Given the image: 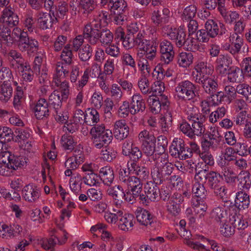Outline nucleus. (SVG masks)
Instances as JSON below:
<instances>
[{
    "label": "nucleus",
    "mask_w": 251,
    "mask_h": 251,
    "mask_svg": "<svg viewBox=\"0 0 251 251\" xmlns=\"http://www.w3.org/2000/svg\"><path fill=\"white\" fill-rule=\"evenodd\" d=\"M15 157L11 152L7 150L6 145L4 146V150L0 153V162L4 164L10 163L11 165L16 164L20 167L21 163L19 162L17 159L14 158Z\"/></svg>",
    "instance_id": "a19ab883"
},
{
    "label": "nucleus",
    "mask_w": 251,
    "mask_h": 251,
    "mask_svg": "<svg viewBox=\"0 0 251 251\" xmlns=\"http://www.w3.org/2000/svg\"><path fill=\"white\" fill-rule=\"evenodd\" d=\"M210 217L219 225L225 223L229 219V216L226 211L221 207L214 208L210 213Z\"/></svg>",
    "instance_id": "473e14b6"
},
{
    "label": "nucleus",
    "mask_w": 251,
    "mask_h": 251,
    "mask_svg": "<svg viewBox=\"0 0 251 251\" xmlns=\"http://www.w3.org/2000/svg\"><path fill=\"white\" fill-rule=\"evenodd\" d=\"M60 57L62 61L64 62V64L69 66L72 64L73 62V54L72 50H70L69 45H67L65 46L63 51H62Z\"/></svg>",
    "instance_id": "774afa93"
},
{
    "label": "nucleus",
    "mask_w": 251,
    "mask_h": 251,
    "mask_svg": "<svg viewBox=\"0 0 251 251\" xmlns=\"http://www.w3.org/2000/svg\"><path fill=\"white\" fill-rule=\"evenodd\" d=\"M173 110L168 108L163 117L160 119V125L163 131H167L172 125Z\"/></svg>",
    "instance_id": "09e8293b"
},
{
    "label": "nucleus",
    "mask_w": 251,
    "mask_h": 251,
    "mask_svg": "<svg viewBox=\"0 0 251 251\" xmlns=\"http://www.w3.org/2000/svg\"><path fill=\"white\" fill-rule=\"evenodd\" d=\"M228 80L231 82L241 81L243 78L242 71L238 67H231L228 71Z\"/></svg>",
    "instance_id": "603ef678"
},
{
    "label": "nucleus",
    "mask_w": 251,
    "mask_h": 251,
    "mask_svg": "<svg viewBox=\"0 0 251 251\" xmlns=\"http://www.w3.org/2000/svg\"><path fill=\"white\" fill-rule=\"evenodd\" d=\"M235 151L233 148L231 147H226L221 153V159L220 161L223 160V163L226 162H232L235 159L236 157L234 156Z\"/></svg>",
    "instance_id": "052dcab7"
},
{
    "label": "nucleus",
    "mask_w": 251,
    "mask_h": 251,
    "mask_svg": "<svg viewBox=\"0 0 251 251\" xmlns=\"http://www.w3.org/2000/svg\"><path fill=\"white\" fill-rule=\"evenodd\" d=\"M79 75V68L75 66L72 69L70 74V81L73 84H75V86L78 90H81L86 85L89 78V72L86 70L81 78L78 81V77Z\"/></svg>",
    "instance_id": "f8f14e48"
},
{
    "label": "nucleus",
    "mask_w": 251,
    "mask_h": 251,
    "mask_svg": "<svg viewBox=\"0 0 251 251\" xmlns=\"http://www.w3.org/2000/svg\"><path fill=\"white\" fill-rule=\"evenodd\" d=\"M129 102L132 115L143 112L146 108L145 101L140 94H134Z\"/></svg>",
    "instance_id": "4be33fe9"
},
{
    "label": "nucleus",
    "mask_w": 251,
    "mask_h": 251,
    "mask_svg": "<svg viewBox=\"0 0 251 251\" xmlns=\"http://www.w3.org/2000/svg\"><path fill=\"white\" fill-rule=\"evenodd\" d=\"M119 179L121 184L128 188H130L131 192L141 194L142 192V180L136 176H131L129 170L126 168L121 167L119 169Z\"/></svg>",
    "instance_id": "39448f33"
},
{
    "label": "nucleus",
    "mask_w": 251,
    "mask_h": 251,
    "mask_svg": "<svg viewBox=\"0 0 251 251\" xmlns=\"http://www.w3.org/2000/svg\"><path fill=\"white\" fill-rule=\"evenodd\" d=\"M196 182L192 188V193L198 198H204L206 196V190L203 186V183Z\"/></svg>",
    "instance_id": "bf43d9fd"
},
{
    "label": "nucleus",
    "mask_w": 251,
    "mask_h": 251,
    "mask_svg": "<svg viewBox=\"0 0 251 251\" xmlns=\"http://www.w3.org/2000/svg\"><path fill=\"white\" fill-rule=\"evenodd\" d=\"M69 73V65L63 62H57L55 67V72L53 76V80L55 79H63Z\"/></svg>",
    "instance_id": "4c0bfd02"
},
{
    "label": "nucleus",
    "mask_w": 251,
    "mask_h": 251,
    "mask_svg": "<svg viewBox=\"0 0 251 251\" xmlns=\"http://www.w3.org/2000/svg\"><path fill=\"white\" fill-rule=\"evenodd\" d=\"M178 233L180 236L185 239V243L192 249L198 251H210L209 249H207L202 244L191 240L192 235L191 232L186 230V228L179 227L178 229Z\"/></svg>",
    "instance_id": "a211bd4d"
},
{
    "label": "nucleus",
    "mask_w": 251,
    "mask_h": 251,
    "mask_svg": "<svg viewBox=\"0 0 251 251\" xmlns=\"http://www.w3.org/2000/svg\"><path fill=\"white\" fill-rule=\"evenodd\" d=\"M126 170H129V173L133 170V173L138 178L145 180L148 178L149 172L148 169L144 166H139L135 162H128L127 163Z\"/></svg>",
    "instance_id": "393cba45"
},
{
    "label": "nucleus",
    "mask_w": 251,
    "mask_h": 251,
    "mask_svg": "<svg viewBox=\"0 0 251 251\" xmlns=\"http://www.w3.org/2000/svg\"><path fill=\"white\" fill-rule=\"evenodd\" d=\"M167 34L170 39L175 40L176 46L179 48L183 46L188 47L190 42H192V39H186V33L180 27L177 29L176 28L173 29L171 27Z\"/></svg>",
    "instance_id": "9d476101"
},
{
    "label": "nucleus",
    "mask_w": 251,
    "mask_h": 251,
    "mask_svg": "<svg viewBox=\"0 0 251 251\" xmlns=\"http://www.w3.org/2000/svg\"><path fill=\"white\" fill-rule=\"evenodd\" d=\"M229 39L233 48L231 49V54L236 55L240 52L241 47L243 46L244 41L242 36L239 34L232 33L230 34Z\"/></svg>",
    "instance_id": "2f4dec72"
},
{
    "label": "nucleus",
    "mask_w": 251,
    "mask_h": 251,
    "mask_svg": "<svg viewBox=\"0 0 251 251\" xmlns=\"http://www.w3.org/2000/svg\"><path fill=\"white\" fill-rule=\"evenodd\" d=\"M40 196L39 189L36 186L28 184L23 190V197L25 200L29 202H35Z\"/></svg>",
    "instance_id": "b1692460"
},
{
    "label": "nucleus",
    "mask_w": 251,
    "mask_h": 251,
    "mask_svg": "<svg viewBox=\"0 0 251 251\" xmlns=\"http://www.w3.org/2000/svg\"><path fill=\"white\" fill-rule=\"evenodd\" d=\"M154 157L155 159H157L159 166H160L161 173L165 180L172 173L174 169V165L169 162L167 154L155 155L153 156V157Z\"/></svg>",
    "instance_id": "6ab92c4d"
},
{
    "label": "nucleus",
    "mask_w": 251,
    "mask_h": 251,
    "mask_svg": "<svg viewBox=\"0 0 251 251\" xmlns=\"http://www.w3.org/2000/svg\"><path fill=\"white\" fill-rule=\"evenodd\" d=\"M193 58L192 53L182 52L178 56V63L179 66L186 68L192 64Z\"/></svg>",
    "instance_id": "8fccbe9b"
},
{
    "label": "nucleus",
    "mask_w": 251,
    "mask_h": 251,
    "mask_svg": "<svg viewBox=\"0 0 251 251\" xmlns=\"http://www.w3.org/2000/svg\"><path fill=\"white\" fill-rule=\"evenodd\" d=\"M156 147V138L154 136H151L148 140L143 141L142 143V150L143 153L149 157H151L153 160H155V155H161L159 153L154 154Z\"/></svg>",
    "instance_id": "a878e982"
},
{
    "label": "nucleus",
    "mask_w": 251,
    "mask_h": 251,
    "mask_svg": "<svg viewBox=\"0 0 251 251\" xmlns=\"http://www.w3.org/2000/svg\"><path fill=\"white\" fill-rule=\"evenodd\" d=\"M170 15V10L167 8H163L162 11L154 10L151 14V20L156 26H162L168 22Z\"/></svg>",
    "instance_id": "aec40b11"
},
{
    "label": "nucleus",
    "mask_w": 251,
    "mask_h": 251,
    "mask_svg": "<svg viewBox=\"0 0 251 251\" xmlns=\"http://www.w3.org/2000/svg\"><path fill=\"white\" fill-rule=\"evenodd\" d=\"M222 176L214 171L208 172L205 169L199 171L196 173L195 179L201 183H205L212 190L215 189L216 187L221 184L220 178Z\"/></svg>",
    "instance_id": "423d86ee"
},
{
    "label": "nucleus",
    "mask_w": 251,
    "mask_h": 251,
    "mask_svg": "<svg viewBox=\"0 0 251 251\" xmlns=\"http://www.w3.org/2000/svg\"><path fill=\"white\" fill-rule=\"evenodd\" d=\"M205 28L211 38H215L217 35L222 36L227 32L226 26L223 23L213 20L207 21L205 23Z\"/></svg>",
    "instance_id": "ddd939ff"
},
{
    "label": "nucleus",
    "mask_w": 251,
    "mask_h": 251,
    "mask_svg": "<svg viewBox=\"0 0 251 251\" xmlns=\"http://www.w3.org/2000/svg\"><path fill=\"white\" fill-rule=\"evenodd\" d=\"M94 23L87 24L83 29V34L84 38L87 41L92 38L93 37L97 36L98 33L100 32L103 27L101 24L98 23L94 20Z\"/></svg>",
    "instance_id": "bb28decb"
},
{
    "label": "nucleus",
    "mask_w": 251,
    "mask_h": 251,
    "mask_svg": "<svg viewBox=\"0 0 251 251\" xmlns=\"http://www.w3.org/2000/svg\"><path fill=\"white\" fill-rule=\"evenodd\" d=\"M13 89L10 84L3 83L0 88V100L3 102L8 101L12 97Z\"/></svg>",
    "instance_id": "c03bdc74"
},
{
    "label": "nucleus",
    "mask_w": 251,
    "mask_h": 251,
    "mask_svg": "<svg viewBox=\"0 0 251 251\" xmlns=\"http://www.w3.org/2000/svg\"><path fill=\"white\" fill-rule=\"evenodd\" d=\"M93 49L89 44L83 46L79 49L78 56L82 61H86L90 59L92 55Z\"/></svg>",
    "instance_id": "13d9d810"
},
{
    "label": "nucleus",
    "mask_w": 251,
    "mask_h": 251,
    "mask_svg": "<svg viewBox=\"0 0 251 251\" xmlns=\"http://www.w3.org/2000/svg\"><path fill=\"white\" fill-rule=\"evenodd\" d=\"M100 179L102 181L103 184L110 186L113 182L114 178V172L109 166H105L100 169L99 172Z\"/></svg>",
    "instance_id": "c756f323"
},
{
    "label": "nucleus",
    "mask_w": 251,
    "mask_h": 251,
    "mask_svg": "<svg viewBox=\"0 0 251 251\" xmlns=\"http://www.w3.org/2000/svg\"><path fill=\"white\" fill-rule=\"evenodd\" d=\"M79 179L82 180L86 185L92 186L97 185L99 183V175L93 172L88 174H84L82 177L80 176Z\"/></svg>",
    "instance_id": "49530a36"
},
{
    "label": "nucleus",
    "mask_w": 251,
    "mask_h": 251,
    "mask_svg": "<svg viewBox=\"0 0 251 251\" xmlns=\"http://www.w3.org/2000/svg\"><path fill=\"white\" fill-rule=\"evenodd\" d=\"M133 221V215L125 213L118 223L119 228L125 231L131 230L134 225Z\"/></svg>",
    "instance_id": "7c9ffc66"
},
{
    "label": "nucleus",
    "mask_w": 251,
    "mask_h": 251,
    "mask_svg": "<svg viewBox=\"0 0 251 251\" xmlns=\"http://www.w3.org/2000/svg\"><path fill=\"white\" fill-rule=\"evenodd\" d=\"M160 60L165 64H168L173 60L175 55L174 47L169 41L164 40L160 43Z\"/></svg>",
    "instance_id": "4468645a"
},
{
    "label": "nucleus",
    "mask_w": 251,
    "mask_h": 251,
    "mask_svg": "<svg viewBox=\"0 0 251 251\" xmlns=\"http://www.w3.org/2000/svg\"><path fill=\"white\" fill-rule=\"evenodd\" d=\"M238 186L243 190H249L251 186V175L248 171H241L237 178Z\"/></svg>",
    "instance_id": "c9c22d12"
},
{
    "label": "nucleus",
    "mask_w": 251,
    "mask_h": 251,
    "mask_svg": "<svg viewBox=\"0 0 251 251\" xmlns=\"http://www.w3.org/2000/svg\"><path fill=\"white\" fill-rule=\"evenodd\" d=\"M113 133L117 139L123 140L129 135V127L124 120L117 121L114 124Z\"/></svg>",
    "instance_id": "412c9836"
},
{
    "label": "nucleus",
    "mask_w": 251,
    "mask_h": 251,
    "mask_svg": "<svg viewBox=\"0 0 251 251\" xmlns=\"http://www.w3.org/2000/svg\"><path fill=\"white\" fill-rule=\"evenodd\" d=\"M19 17L11 8L6 7L2 12L0 17V23L2 26L0 33L3 44L7 46H11L14 42L13 38L11 35L10 27H13L18 25Z\"/></svg>",
    "instance_id": "7ed1b4c3"
},
{
    "label": "nucleus",
    "mask_w": 251,
    "mask_h": 251,
    "mask_svg": "<svg viewBox=\"0 0 251 251\" xmlns=\"http://www.w3.org/2000/svg\"><path fill=\"white\" fill-rule=\"evenodd\" d=\"M135 46L140 50H147V45L150 44V40L147 39L143 32H139L135 36L134 35Z\"/></svg>",
    "instance_id": "a18cd8bd"
},
{
    "label": "nucleus",
    "mask_w": 251,
    "mask_h": 251,
    "mask_svg": "<svg viewBox=\"0 0 251 251\" xmlns=\"http://www.w3.org/2000/svg\"><path fill=\"white\" fill-rule=\"evenodd\" d=\"M52 83L54 84L55 86L59 87L61 97L65 99H67L70 93L69 83L65 80L62 81V79H57L52 80Z\"/></svg>",
    "instance_id": "864d4df0"
},
{
    "label": "nucleus",
    "mask_w": 251,
    "mask_h": 251,
    "mask_svg": "<svg viewBox=\"0 0 251 251\" xmlns=\"http://www.w3.org/2000/svg\"><path fill=\"white\" fill-rule=\"evenodd\" d=\"M18 47L21 51L31 55L38 51L39 44L35 39L29 38L28 34L26 36L24 35L22 40H19Z\"/></svg>",
    "instance_id": "1a4fd4ad"
},
{
    "label": "nucleus",
    "mask_w": 251,
    "mask_h": 251,
    "mask_svg": "<svg viewBox=\"0 0 251 251\" xmlns=\"http://www.w3.org/2000/svg\"><path fill=\"white\" fill-rule=\"evenodd\" d=\"M148 75L144 72L139 77L138 81V86L143 94H151V87L150 82L148 78Z\"/></svg>",
    "instance_id": "37998d69"
},
{
    "label": "nucleus",
    "mask_w": 251,
    "mask_h": 251,
    "mask_svg": "<svg viewBox=\"0 0 251 251\" xmlns=\"http://www.w3.org/2000/svg\"><path fill=\"white\" fill-rule=\"evenodd\" d=\"M214 193L222 201L224 202H229L228 200L229 194L228 189L225 185L220 184L215 189H213Z\"/></svg>",
    "instance_id": "5fc2aeb1"
},
{
    "label": "nucleus",
    "mask_w": 251,
    "mask_h": 251,
    "mask_svg": "<svg viewBox=\"0 0 251 251\" xmlns=\"http://www.w3.org/2000/svg\"><path fill=\"white\" fill-rule=\"evenodd\" d=\"M60 143L62 147L65 150L72 151L74 150L76 142L72 136L65 134L62 136Z\"/></svg>",
    "instance_id": "3c124183"
},
{
    "label": "nucleus",
    "mask_w": 251,
    "mask_h": 251,
    "mask_svg": "<svg viewBox=\"0 0 251 251\" xmlns=\"http://www.w3.org/2000/svg\"><path fill=\"white\" fill-rule=\"evenodd\" d=\"M36 20L40 28L45 30L51 28L54 23L57 22L56 17L50 12L40 11L36 14Z\"/></svg>",
    "instance_id": "2eb2a0df"
},
{
    "label": "nucleus",
    "mask_w": 251,
    "mask_h": 251,
    "mask_svg": "<svg viewBox=\"0 0 251 251\" xmlns=\"http://www.w3.org/2000/svg\"><path fill=\"white\" fill-rule=\"evenodd\" d=\"M156 184L152 181L147 182L144 187V192L141 193L140 201L147 205L150 201H154L159 198L160 189Z\"/></svg>",
    "instance_id": "6e6552de"
},
{
    "label": "nucleus",
    "mask_w": 251,
    "mask_h": 251,
    "mask_svg": "<svg viewBox=\"0 0 251 251\" xmlns=\"http://www.w3.org/2000/svg\"><path fill=\"white\" fill-rule=\"evenodd\" d=\"M152 164L151 169V175L153 181L156 184H161L164 181V178L161 173L160 166H159L157 159H155Z\"/></svg>",
    "instance_id": "e433bc0d"
},
{
    "label": "nucleus",
    "mask_w": 251,
    "mask_h": 251,
    "mask_svg": "<svg viewBox=\"0 0 251 251\" xmlns=\"http://www.w3.org/2000/svg\"><path fill=\"white\" fill-rule=\"evenodd\" d=\"M100 6H107L111 13L126 12L127 9V3L125 0H100Z\"/></svg>",
    "instance_id": "f3484780"
},
{
    "label": "nucleus",
    "mask_w": 251,
    "mask_h": 251,
    "mask_svg": "<svg viewBox=\"0 0 251 251\" xmlns=\"http://www.w3.org/2000/svg\"><path fill=\"white\" fill-rule=\"evenodd\" d=\"M197 13V7L195 5H190L186 7L183 10L182 20L183 21H188L193 20Z\"/></svg>",
    "instance_id": "e2e57ef3"
},
{
    "label": "nucleus",
    "mask_w": 251,
    "mask_h": 251,
    "mask_svg": "<svg viewBox=\"0 0 251 251\" xmlns=\"http://www.w3.org/2000/svg\"><path fill=\"white\" fill-rule=\"evenodd\" d=\"M35 115L38 119H43L50 115L48 102L45 99H40L34 107Z\"/></svg>",
    "instance_id": "5701e85b"
},
{
    "label": "nucleus",
    "mask_w": 251,
    "mask_h": 251,
    "mask_svg": "<svg viewBox=\"0 0 251 251\" xmlns=\"http://www.w3.org/2000/svg\"><path fill=\"white\" fill-rule=\"evenodd\" d=\"M65 99L61 97L60 93L54 91L49 96L48 104L52 106L54 109L61 108L62 100Z\"/></svg>",
    "instance_id": "de8ad7c7"
},
{
    "label": "nucleus",
    "mask_w": 251,
    "mask_h": 251,
    "mask_svg": "<svg viewBox=\"0 0 251 251\" xmlns=\"http://www.w3.org/2000/svg\"><path fill=\"white\" fill-rule=\"evenodd\" d=\"M221 233L225 237L234 234L235 228L244 229L248 226V222L244 216L235 212L229 215V219L225 223L220 224Z\"/></svg>",
    "instance_id": "20e7f679"
},
{
    "label": "nucleus",
    "mask_w": 251,
    "mask_h": 251,
    "mask_svg": "<svg viewBox=\"0 0 251 251\" xmlns=\"http://www.w3.org/2000/svg\"><path fill=\"white\" fill-rule=\"evenodd\" d=\"M13 139V132L11 128L0 126V142L5 144Z\"/></svg>",
    "instance_id": "6e6d98bb"
},
{
    "label": "nucleus",
    "mask_w": 251,
    "mask_h": 251,
    "mask_svg": "<svg viewBox=\"0 0 251 251\" xmlns=\"http://www.w3.org/2000/svg\"><path fill=\"white\" fill-rule=\"evenodd\" d=\"M205 119V115H200L199 120L192 123V139L195 138L196 136H201L204 134L205 127L203 123Z\"/></svg>",
    "instance_id": "c85d7f7f"
},
{
    "label": "nucleus",
    "mask_w": 251,
    "mask_h": 251,
    "mask_svg": "<svg viewBox=\"0 0 251 251\" xmlns=\"http://www.w3.org/2000/svg\"><path fill=\"white\" fill-rule=\"evenodd\" d=\"M79 2L83 14L87 16L92 13L97 7L96 0H80Z\"/></svg>",
    "instance_id": "79ce46f5"
},
{
    "label": "nucleus",
    "mask_w": 251,
    "mask_h": 251,
    "mask_svg": "<svg viewBox=\"0 0 251 251\" xmlns=\"http://www.w3.org/2000/svg\"><path fill=\"white\" fill-rule=\"evenodd\" d=\"M185 146V142L182 139L175 138L170 147V153L172 156L177 158Z\"/></svg>",
    "instance_id": "ea45409f"
},
{
    "label": "nucleus",
    "mask_w": 251,
    "mask_h": 251,
    "mask_svg": "<svg viewBox=\"0 0 251 251\" xmlns=\"http://www.w3.org/2000/svg\"><path fill=\"white\" fill-rule=\"evenodd\" d=\"M97 36L89 40V44L96 45L100 43L102 46L106 47L112 44L114 38L113 33L107 28L102 29Z\"/></svg>",
    "instance_id": "9b49d317"
},
{
    "label": "nucleus",
    "mask_w": 251,
    "mask_h": 251,
    "mask_svg": "<svg viewBox=\"0 0 251 251\" xmlns=\"http://www.w3.org/2000/svg\"><path fill=\"white\" fill-rule=\"evenodd\" d=\"M53 115L57 122L62 124H66V123H67L69 118L67 112L63 111L61 108L54 109Z\"/></svg>",
    "instance_id": "338daca9"
},
{
    "label": "nucleus",
    "mask_w": 251,
    "mask_h": 251,
    "mask_svg": "<svg viewBox=\"0 0 251 251\" xmlns=\"http://www.w3.org/2000/svg\"><path fill=\"white\" fill-rule=\"evenodd\" d=\"M223 162L222 160L219 161L218 164L222 168V174L224 177L225 180L227 183L234 182L237 176L232 169L230 167H226L225 162L223 163Z\"/></svg>",
    "instance_id": "72a5a7b5"
},
{
    "label": "nucleus",
    "mask_w": 251,
    "mask_h": 251,
    "mask_svg": "<svg viewBox=\"0 0 251 251\" xmlns=\"http://www.w3.org/2000/svg\"><path fill=\"white\" fill-rule=\"evenodd\" d=\"M109 93H110L111 98L116 102H119L123 96V92L121 87L116 83L111 85L109 89Z\"/></svg>",
    "instance_id": "69168bd1"
},
{
    "label": "nucleus",
    "mask_w": 251,
    "mask_h": 251,
    "mask_svg": "<svg viewBox=\"0 0 251 251\" xmlns=\"http://www.w3.org/2000/svg\"><path fill=\"white\" fill-rule=\"evenodd\" d=\"M99 121V113L95 109H92L89 114H86L85 123L93 126L90 129V134L93 145L97 149H101L108 145L113 138L112 132L105 129L104 124L96 125Z\"/></svg>",
    "instance_id": "f03ea898"
},
{
    "label": "nucleus",
    "mask_w": 251,
    "mask_h": 251,
    "mask_svg": "<svg viewBox=\"0 0 251 251\" xmlns=\"http://www.w3.org/2000/svg\"><path fill=\"white\" fill-rule=\"evenodd\" d=\"M124 190L120 185L109 186L106 192L109 196H111L115 200L119 201L123 195Z\"/></svg>",
    "instance_id": "4d7b16f0"
},
{
    "label": "nucleus",
    "mask_w": 251,
    "mask_h": 251,
    "mask_svg": "<svg viewBox=\"0 0 251 251\" xmlns=\"http://www.w3.org/2000/svg\"><path fill=\"white\" fill-rule=\"evenodd\" d=\"M196 85L189 80L179 82L175 88L176 95L179 100H190L196 97Z\"/></svg>",
    "instance_id": "0eeeda50"
},
{
    "label": "nucleus",
    "mask_w": 251,
    "mask_h": 251,
    "mask_svg": "<svg viewBox=\"0 0 251 251\" xmlns=\"http://www.w3.org/2000/svg\"><path fill=\"white\" fill-rule=\"evenodd\" d=\"M196 74L193 73V78L195 82L201 85L203 91L210 95L212 105H218L220 101L217 100L214 101L215 98H217L221 92H218L219 85L218 79L215 75H212L213 70L207 62L201 61L198 63L195 67Z\"/></svg>",
    "instance_id": "f257e3e1"
},
{
    "label": "nucleus",
    "mask_w": 251,
    "mask_h": 251,
    "mask_svg": "<svg viewBox=\"0 0 251 251\" xmlns=\"http://www.w3.org/2000/svg\"><path fill=\"white\" fill-rule=\"evenodd\" d=\"M136 219L141 225L146 226H151L153 221L152 215L149 211L145 209L137 212Z\"/></svg>",
    "instance_id": "58836bf2"
},
{
    "label": "nucleus",
    "mask_w": 251,
    "mask_h": 251,
    "mask_svg": "<svg viewBox=\"0 0 251 251\" xmlns=\"http://www.w3.org/2000/svg\"><path fill=\"white\" fill-rule=\"evenodd\" d=\"M15 132L16 134V141L20 143V146L24 150H30L31 145L27 141L30 136L29 132L27 130L23 129H17Z\"/></svg>",
    "instance_id": "cd10ccee"
},
{
    "label": "nucleus",
    "mask_w": 251,
    "mask_h": 251,
    "mask_svg": "<svg viewBox=\"0 0 251 251\" xmlns=\"http://www.w3.org/2000/svg\"><path fill=\"white\" fill-rule=\"evenodd\" d=\"M232 61L228 55L221 54L215 61V70L217 73L222 76H226L230 69L229 65Z\"/></svg>",
    "instance_id": "dca6fc26"
},
{
    "label": "nucleus",
    "mask_w": 251,
    "mask_h": 251,
    "mask_svg": "<svg viewBox=\"0 0 251 251\" xmlns=\"http://www.w3.org/2000/svg\"><path fill=\"white\" fill-rule=\"evenodd\" d=\"M237 93L248 100L251 96V87L246 83H240L236 87Z\"/></svg>",
    "instance_id": "0e129e2a"
},
{
    "label": "nucleus",
    "mask_w": 251,
    "mask_h": 251,
    "mask_svg": "<svg viewBox=\"0 0 251 251\" xmlns=\"http://www.w3.org/2000/svg\"><path fill=\"white\" fill-rule=\"evenodd\" d=\"M250 203L249 195L243 191L236 193L235 200V205L239 209H246L249 207Z\"/></svg>",
    "instance_id": "f704fd0d"
},
{
    "label": "nucleus",
    "mask_w": 251,
    "mask_h": 251,
    "mask_svg": "<svg viewBox=\"0 0 251 251\" xmlns=\"http://www.w3.org/2000/svg\"><path fill=\"white\" fill-rule=\"evenodd\" d=\"M55 17L63 19L68 11V4L66 1H61L55 5Z\"/></svg>",
    "instance_id": "680f3d73"
}]
</instances>
